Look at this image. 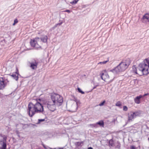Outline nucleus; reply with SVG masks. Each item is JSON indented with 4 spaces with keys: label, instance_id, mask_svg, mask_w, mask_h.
I'll use <instances>...</instances> for the list:
<instances>
[{
    "label": "nucleus",
    "instance_id": "nucleus-37",
    "mask_svg": "<svg viewBox=\"0 0 149 149\" xmlns=\"http://www.w3.org/2000/svg\"><path fill=\"white\" fill-rule=\"evenodd\" d=\"M44 148H45V147L44 146Z\"/></svg>",
    "mask_w": 149,
    "mask_h": 149
},
{
    "label": "nucleus",
    "instance_id": "nucleus-15",
    "mask_svg": "<svg viewBox=\"0 0 149 149\" xmlns=\"http://www.w3.org/2000/svg\"><path fill=\"white\" fill-rule=\"evenodd\" d=\"M143 97V96L140 95L139 96H137L134 99L135 102L137 104H139L140 103V99Z\"/></svg>",
    "mask_w": 149,
    "mask_h": 149
},
{
    "label": "nucleus",
    "instance_id": "nucleus-35",
    "mask_svg": "<svg viewBox=\"0 0 149 149\" xmlns=\"http://www.w3.org/2000/svg\"><path fill=\"white\" fill-rule=\"evenodd\" d=\"M88 149H93L92 147H90L88 148Z\"/></svg>",
    "mask_w": 149,
    "mask_h": 149
},
{
    "label": "nucleus",
    "instance_id": "nucleus-36",
    "mask_svg": "<svg viewBox=\"0 0 149 149\" xmlns=\"http://www.w3.org/2000/svg\"><path fill=\"white\" fill-rule=\"evenodd\" d=\"M77 144L78 145H79V144H80V143L79 142H78Z\"/></svg>",
    "mask_w": 149,
    "mask_h": 149
},
{
    "label": "nucleus",
    "instance_id": "nucleus-25",
    "mask_svg": "<svg viewBox=\"0 0 149 149\" xmlns=\"http://www.w3.org/2000/svg\"><path fill=\"white\" fill-rule=\"evenodd\" d=\"M77 90L80 93H81L82 94H84V92L82 91H81V89L79 88H78Z\"/></svg>",
    "mask_w": 149,
    "mask_h": 149
},
{
    "label": "nucleus",
    "instance_id": "nucleus-18",
    "mask_svg": "<svg viewBox=\"0 0 149 149\" xmlns=\"http://www.w3.org/2000/svg\"><path fill=\"white\" fill-rule=\"evenodd\" d=\"M16 74H10V75L12 76L14 79L17 81L18 79V73L16 72Z\"/></svg>",
    "mask_w": 149,
    "mask_h": 149
},
{
    "label": "nucleus",
    "instance_id": "nucleus-26",
    "mask_svg": "<svg viewBox=\"0 0 149 149\" xmlns=\"http://www.w3.org/2000/svg\"><path fill=\"white\" fill-rule=\"evenodd\" d=\"M45 119H39L38 120V122L37 123V124L40 123L41 122L45 121Z\"/></svg>",
    "mask_w": 149,
    "mask_h": 149
},
{
    "label": "nucleus",
    "instance_id": "nucleus-17",
    "mask_svg": "<svg viewBox=\"0 0 149 149\" xmlns=\"http://www.w3.org/2000/svg\"><path fill=\"white\" fill-rule=\"evenodd\" d=\"M134 116L135 118L137 116H139L141 114V112L140 111H136L135 112H133Z\"/></svg>",
    "mask_w": 149,
    "mask_h": 149
},
{
    "label": "nucleus",
    "instance_id": "nucleus-20",
    "mask_svg": "<svg viewBox=\"0 0 149 149\" xmlns=\"http://www.w3.org/2000/svg\"><path fill=\"white\" fill-rule=\"evenodd\" d=\"M132 69H133V70H132L133 72L134 73H135L136 74H138L137 72L136 68V67H135V66H134L133 67Z\"/></svg>",
    "mask_w": 149,
    "mask_h": 149
},
{
    "label": "nucleus",
    "instance_id": "nucleus-34",
    "mask_svg": "<svg viewBox=\"0 0 149 149\" xmlns=\"http://www.w3.org/2000/svg\"><path fill=\"white\" fill-rule=\"evenodd\" d=\"M97 85H96V86H95L93 88V89H95V88H96V87H97Z\"/></svg>",
    "mask_w": 149,
    "mask_h": 149
},
{
    "label": "nucleus",
    "instance_id": "nucleus-2",
    "mask_svg": "<svg viewBox=\"0 0 149 149\" xmlns=\"http://www.w3.org/2000/svg\"><path fill=\"white\" fill-rule=\"evenodd\" d=\"M138 69L143 74H148L149 73V59H146L143 62L140 63Z\"/></svg>",
    "mask_w": 149,
    "mask_h": 149
},
{
    "label": "nucleus",
    "instance_id": "nucleus-14",
    "mask_svg": "<svg viewBox=\"0 0 149 149\" xmlns=\"http://www.w3.org/2000/svg\"><path fill=\"white\" fill-rule=\"evenodd\" d=\"M48 39L46 35H43L40 38L41 41L44 42H46Z\"/></svg>",
    "mask_w": 149,
    "mask_h": 149
},
{
    "label": "nucleus",
    "instance_id": "nucleus-23",
    "mask_svg": "<svg viewBox=\"0 0 149 149\" xmlns=\"http://www.w3.org/2000/svg\"><path fill=\"white\" fill-rule=\"evenodd\" d=\"M109 61V60H107L106 61H103V62H101L98 63V64H106L107 62Z\"/></svg>",
    "mask_w": 149,
    "mask_h": 149
},
{
    "label": "nucleus",
    "instance_id": "nucleus-31",
    "mask_svg": "<svg viewBox=\"0 0 149 149\" xmlns=\"http://www.w3.org/2000/svg\"><path fill=\"white\" fill-rule=\"evenodd\" d=\"M130 149H135L136 148H135V147L134 146H131V147H130Z\"/></svg>",
    "mask_w": 149,
    "mask_h": 149
},
{
    "label": "nucleus",
    "instance_id": "nucleus-1",
    "mask_svg": "<svg viewBox=\"0 0 149 149\" xmlns=\"http://www.w3.org/2000/svg\"><path fill=\"white\" fill-rule=\"evenodd\" d=\"M36 103L35 104H34L33 102L29 103L28 104L29 114L31 117H32L36 113H40L43 111V106L37 100H36Z\"/></svg>",
    "mask_w": 149,
    "mask_h": 149
},
{
    "label": "nucleus",
    "instance_id": "nucleus-19",
    "mask_svg": "<svg viewBox=\"0 0 149 149\" xmlns=\"http://www.w3.org/2000/svg\"><path fill=\"white\" fill-rule=\"evenodd\" d=\"M98 125H100V126L103 127L104 126V123L103 121L101 120L97 123Z\"/></svg>",
    "mask_w": 149,
    "mask_h": 149
},
{
    "label": "nucleus",
    "instance_id": "nucleus-12",
    "mask_svg": "<svg viewBox=\"0 0 149 149\" xmlns=\"http://www.w3.org/2000/svg\"><path fill=\"white\" fill-rule=\"evenodd\" d=\"M133 112H131L128 114V121L130 122L132 121L133 119L135 118L134 116Z\"/></svg>",
    "mask_w": 149,
    "mask_h": 149
},
{
    "label": "nucleus",
    "instance_id": "nucleus-28",
    "mask_svg": "<svg viewBox=\"0 0 149 149\" xmlns=\"http://www.w3.org/2000/svg\"><path fill=\"white\" fill-rule=\"evenodd\" d=\"M91 126H92L93 127H95V128L97 127H98L97 124V123L96 124H93L92 125H91Z\"/></svg>",
    "mask_w": 149,
    "mask_h": 149
},
{
    "label": "nucleus",
    "instance_id": "nucleus-10",
    "mask_svg": "<svg viewBox=\"0 0 149 149\" xmlns=\"http://www.w3.org/2000/svg\"><path fill=\"white\" fill-rule=\"evenodd\" d=\"M77 102H76V103L73 104L71 106L70 111L74 112L76 111L77 110Z\"/></svg>",
    "mask_w": 149,
    "mask_h": 149
},
{
    "label": "nucleus",
    "instance_id": "nucleus-5",
    "mask_svg": "<svg viewBox=\"0 0 149 149\" xmlns=\"http://www.w3.org/2000/svg\"><path fill=\"white\" fill-rule=\"evenodd\" d=\"M44 106L47 107L50 111H54L56 109V106L57 105L54 102L51 100H49L47 102H43Z\"/></svg>",
    "mask_w": 149,
    "mask_h": 149
},
{
    "label": "nucleus",
    "instance_id": "nucleus-16",
    "mask_svg": "<svg viewBox=\"0 0 149 149\" xmlns=\"http://www.w3.org/2000/svg\"><path fill=\"white\" fill-rule=\"evenodd\" d=\"M24 125L23 124L19 123L18 124H16V127L17 129H23V127Z\"/></svg>",
    "mask_w": 149,
    "mask_h": 149
},
{
    "label": "nucleus",
    "instance_id": "nucleus-3",
    "mask_svg": "<svg viewBox=\"0 0 149 149\" xmlns=\"http://www.w3.org/2000/svg\"><path fill=\"white\" fill-rule=\"evenodd\" d=\"M129 65V63L122 62L114 69L110 70V71L114 74H118L120 72L124 71Z\"/></svg>",
    "mask_w": 149,
    "mask_h": 149
},
{
    "label": "nucleus",
    "instance_id": "nucleus-11",
    "mask_svg": "<svg viewBox=\"0 0 149 149\" xmlns=\"http://www.w3.org/2000/svg\"><path fill=\"white\" fill-rule=\"evenodd\" d=\"M6 86V84L3 79L2 78H0V89H3Z\"/></svg>",
    "mask_w": 149,
    "mask_h": 149
},
{
    "label": "nucleus",
    "instance_id": "nucleus-24",
    "mask_svg": "<svg viewBox=\"0 0 149 149\" xmlns=\"http://www.w3.org/2000/svg\"><path fill=\"white\" fill-rule=\"evenodd\" d=\"M109 144L110 146H114L112 140H111L109 141Z\"/></svg>",
    "mask_w": 149,
    "mask_h": 149
},
{
    "label": "nucleus",
    "instance_id": "nucleus-29",
    "mask_svg": "<svg viewBox=\"0 0 149 149\" xmlns=\"http://www.w3.org/2000/svg\"><path fill=\"white\" fill-rule=\"evenodd\" d=\"M105 101L104 100L102 102V103H100L99 104V106H102L103 105H104V104L105 103Z\"/></svg>",
    "mask_w": 149,
    "mask_h": 149
},
{
    "label": "nucleus",
    "instance_id": "nucleus-22",
    "mask_svg": "<svg viewBox=\"0 0 149 149\" xmlns=\"http://www.w3.org/2000/svg\"><path fill=\"white\" fill-rule=\"evenodd\" d=\"M116 106L117 107H120L121 106V104L120 102L118 101L116 103Z\"/></svg>",
    "mask_w": 149,
    "mask_h": 149
},
{
    "label": "nucleus",
    "instance_id": "nucleus-30",
    "mask_svg": "<svg viewBox=\"0 0 149 149\" xmlns=\"http://www.w3.org/2000/svg\"><path fill=\"white\" fill-rule=\"evenodd\" d=\"M18 22V20L17 19H15L14 20V23L13 24V25H14L15 24Z\"/></svg>",
    "mask_w": 149,
    "mask_h": 149
},
{
    "label": "nucleus",
    "instance_id": "nucleus-6",
    "mask_svg": "<svg viewBox=\"0 0 149 149\" xmlns=\"http://www.w3.org/2000/svg\"><path fill=\"white\" fill-rule=\"evenodd\" d=\"M40 41V39L38 37H36L33 39H31L30 43L32 47L38 49L41 47V46L39 44V42Z\"/></svg>",
    "mask_w": 149,
    "mask_h": 149
},
{
    "label": "nucleus",
    "instance_id": "nucleus-4",
    "mask_svg": "<svg viewBox=\"0 0 149 149\" xmlns=\"http://www.w3.org/2000/svg\"><path fill=\"white\" fill-rule=\"evenodd\" d=\"M50 100L56 104L57 106L61 105L63 101L62 96L56 93H54L51 95Z\"/></svg>",
    "mask_w": 149,
    "mask_h": 149
},
{
    "label": "nucleus",
    "instance_id": "nucleus-21",
    "mask_svg": "<svg viewBox=\"0 0 149 149\" xmlns=\"http://www.w3.org/2000/svg\"><path fill=\"white\" fill-rule=\"evenodd\" d=\"M79 0H74V1L70 2V3L72 5L75 4L77 3Z\"/></svg>",
    "mask_w": 149,
    "mask_h": 149
},
{
    "label": "nucleus",
    "instance_id": "nucleus-27",
    "mask_svg": "<svg viewBox=\"0 0 149 149\" xmlns=\"http://www.w3.org/2000/svg\"><path fill=\"white\" fill-rule=\"evenodd\" d=\"M127 107L126 106H124L123 107V110L124 111H126L127 110Z\"/></svg>",
    "mask_w": 149,
    "mask_h": 149
},
{
    "label": "nucleus",
    "instance_id": "nucleus-32",
    "mask_svg": "<svg viewBox=\"0 0 149 149\" xmlns=\"http://www.w3.org/2000/svg\"><path fill=\"white\" fill-rule=\"evenodd\" d=\"M149 95V94L148 93H146L145 94H144V95H143V97H145L146 96H147V95Z\"/></svg>",
    "mask_w": 149,
    "mask_h": 149
},
{
    "label": "nucleus",
    "instance_id": "nucleus-33",
    "mask_svg": "<svg viewBox=\"0 0 149 149\" xmlns=\"http://www.w3.org/2000/svg\"><path fill=\"white\" fill-rule=\"evenodd\" d=\"M66 12L70 13V10H67L65 11Z\"/></svg>",
    "mask_w": 149,
    "mask_h": 149
},
{
    "label": "nucleus",
    "instance_id": "nucleus-13",
    "mask_svg": "<svg viewBox=\"0 0 149 149\" xmlns=\"http://www.w3.org/2000/svg\"><path fill=\"white\" fill-rule=\"evenodd\" d=\"M143 20L146 22H149V14L146 13L143 17Z\"/></svg>",
    "mask_w": 149,
    "mask_h": 149
},
{
    "label": "nucleus",
    "instance_id": "nucleus-7",
    "mask_svg": "<svg viewBox=\"0 0 149 149\" xmlns=\"http://www.w3.org/2000/svg\"><path fill=\"white\" fill-rule=\"evenodd\" d=\"M101 77L102 80L105 81L107 82L108 83L111 82L114 79L113 78H110L106 71H104L102 74Z\"/></svg>",
    "mask_w": 149,
    "mask_h": 149
},
{
    "label": "nucleus",
    "instance_id": "nucleus-9",
    "mask_svg": "<svg viewBox=\"0 0 149 149\" xmlns=\"http://www.w3.org/2000/svg\"><path fill=\"white\" fill-rule=\"evenodd\" d=\"M30 65V67L33 70L36 69L37 68L38 63L36 60H33L29 63Z\"/></svg>",
    "mask_w": 149,
    "mask_h": 149
},
{
    "label": "nucleus",
    "instance_id": "nucleus-8",
    "mask_svg": "<svg viewBox=\"0 0 149 149\" xmlns=\"http://www.w3.org/2000/svg\"><path fill=\"white\" fill-rule=\"evenodd\" d=\"M2 136L3 139L0 140V149H6V142L7 137L4 136L3 137Z\"/></svg>",
    "mask_w": 149,
    "mask_h": 149
},
{
    "label": "nucleus",
    "instance_id": "nucleus-38",
    "mask_svg": "<svg viewBox=\"0 0 149 149\" xmlns=\"http://www.w3.org/2000/svg\"><path fill=\"white\" fill-rule=\"evenodd\" d=\"M0 136H1V135H0Z\"/></svg>",
    "mask_w": 149,
    "mask_h": 149
}]
</instances>
